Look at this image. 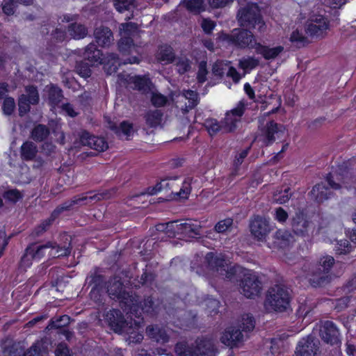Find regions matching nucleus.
I'll list each match as a JSON object with an SVG mask.
<instances>
[{
	"instance_id": "1",
	"label": "nucleus",
	"mask_w": 356,
	"mask_h": 356,
	"mask_svg": "<svg viewBox=\"0 0 356 356\" xmlns=\"http://www.w3.org/2000/svg\"><path fill=\"white\" fill-rule=\"evenodd\" d=\"M245 110V105L239 102L236 107L226 113L225 118L220 122L216 120L210 119L205 122V127L211 136L219 131L222 133L234 132L237 128V123L241 122Z\"/></svg>"
},
{
	"instance_id": "2",
	"label": "nucleus",
	"mask_w": 356,
	"mask_h": 356,
	"mask_svg": "<svg viewBox=\"0 0 356 356\" xmlns=\"http://www.w3.org/2000/svg\"><path fill=\"white\" fill-rule=\"evenodd\" d=\"M204 259L209 270L230 281L236 280L243 271L240 266H230L229 261L221 253L208 252Z\"/></svg>"
},
{
	"instance_id": "3",
	"label": "nucleus",
	"mask_w": 356,
	"mask_h": 356,
	"mask_svg": "<svg viewBox=\"0 0 356 356\" xmlns=\"http://www.w3.org/2000/svg\"><path fill=\"white\" fill-rule=\"evenodd\" d=\"M107 292L111 298L119 301L124 312L129 314L132 310H136L138 296L132 291H126L120 277H114L108 281Z\"/></svg>"
},
{
	"instance_id": "4",
	"label": "nucleus",
	"mask_w": 356,
	"mask_h": 356,
	"mask_svg": "<svg viewBox=\"0 0 356 356\" xmlns=\"http://www.w3.org/2000/svg\"><path fill=\"white\" fill-rule=\"evenodd\" d=\"M237 19L238 24L242 27L251 29L257 25L260 33L266 31V25L263 20L261 10L256 3L248 2L241 6L237 12Z\"/></svg>"
},
{
	"instance_id": "5",
	"label": "nucleus",
	"mask_w": 356,
	"mask_h": 356,
	"mask_svg": "<svg viewBox=\"0 0 356 356\" xmlns=\"http://www.w3.org/2000/svg\"><path fill=\"white\" fill-rule=\"evenodd\" d=\"M218 38L227 41L238 49H254L256 51L259 42L249 29H234L230 34L221 33Z\"/></svg>"
},
{
	"instance_id": "6",
	"label": "nucleus",
	"mask_w": 356,
	"mask_h": 356,
	"mask_svg": "<svg viewBox=\"0 0 356 356\" xmlns=\"http://www.w3.org/2000/svg\"><path fill=\"white\" fill-rule=\"evenodd\" d=\"M334 264V259L332 256L321 257L312 271L309 277L311 285L314 287H323L328 284L332 279L330 270Z\"/></svg>"
},
{
	"instance_id": "7",
	"label": "nucleus",
	"mask_w": 356,
	"mask_h": 356,
	"mask_svg": "<svg viewBox=\"0 0 356 356\" xmlns=\"http://www.w3.org/2000/svg\"><path fill=\"white\" fill-rule=\"evenodd\" d=\"M291 293L284 285L277 284L269 289L266 302L276 312H284L289 306Z\"/></svg>"
},
{
	"instance_id": "8",
	"label": "nucleus",
	"mask_w": 356,
	"mask_h": 356,
	"mask_svg": "<svg viewBox=\"0 0 356 356\" xmlns=\"http://www.w3.org/2000/svg\"><path fill=\"white\" fill-rule=\"evenodd\" d=\"M243 277L240 280L239 289L242 294L248 298H254L262 290V282L259 276L250 270L242 271Z\"/></svg>"
},
{
	"instance_id": "9",
	"label": "nucleus",
	"mask_w": 356,
	"mask_h": 356,
	"mask_svg": "<svg viewBox=\"0 0 356 356\" xmlns=\"http://www.w3.org/2000/svg\"><path fill=\"white\" fill-rule=\"evenodd\" d=\"M319 340L313 335L301 339L296 346V356H317L319 353Z\"/></svg>"
},
{
	"instance_id": "10",
	"label": "nucleus",
	"mask_w": 356,
	"mask_h": 356,
	"mask_svg": "<svg viewBox=\"0 0 356 356\" xmlns=\"http://www.w3.org/2000/svg\"><path fill=\"white\" fill-rule=\"evenodd\" d=\"M320 336L326 343L339 346L341 343L339 330L334 323L326 321L321 326Z\"/></svg>"
},
{
	"instance_id": "11",
	"label": "nucleus",
	"mask_w": 356,
	"mask_h": 356,
	"mask_svg": "<svg viewBox=\"0 0 356 356\" xmlns=\"http://www.w3.org/2000/svg\"><path fill=\"white\" fill-rule=\"evenodd\" d=\"M261 131V136L263 138V142L266 145H269L275 142L276 137L280 138L283 136L285 127L275 122L273 120L268 122L264 127H259Z\"/></svg>"
},
{
	"instance_id": "12",
	"label": "nucleus",
	"mask_w": 356,
	"mask_h": 356,
	"mask_svg": "<svg viewBox=\"0 0 356 356\" xmlns=\"http://www.w3.org/2000/svg\"><path fill=\"white\" fill-rule=\"evenodd\" d=\"M56 243L48 241L43 245L32 243L28 246L24 253V266H30L34 259H40L44 255V250L51 248L56 249Z\"/></svg>"
},
{
	"instance_id": "13",
	"label": "nucleus",
	"mask_w": 356,
	"mask_h": 356,
	"mask_svg": "<svg viewBox=\"0 0 356 356\" xmlns=\"http://www.w3.org/2000/svg\"><path fill=\"white\" fill-rule=\"evenodd\" d=\"M250 232L258 241H264L271 228L269 222L259 216L254 217L250 223Z\"/></svg>"
},
{
	"instance_id": "14",
	"label": "nucleus",
	"mask_w": 356,
	"mask_h": 356,
	"mask_svg": "<svg viewBox=\"0 0 356 356\" xmlns=\"http://www.w3.org/2000/svg\"><path fill=\"white\" fill-rule=\"evenodd\" d=\"M291 227L295 234L305 237L308 236L310 231L313 229L312 224L307 220L302 213H296L291 219Z\"/></svg>"
},
{
	"instance_id": "15",
	"label": "nucleus",
	"mask_w": 356,
	"mask_h": 356,
	"mask_svg": "<svg viewBox=\"0 0 356 356\" xmlns=\"http://www.w3.org/2000/svg\"><path fill=\"white\" fill-rule=\"evenodd\" d=\"M195 343L197 356H216L219 353L217 342L211 338H199Z\"/></svg>"
},
{
	"instance_id": "16",
	"label": "nucleus",
	"mask_w": 356,
	"mask_h": 356,
	"mask_svg": "<svg viewBox=\"0 0 356 356\" xmlns=\"http://www.w3.org/2000/svg\"><path fill=\"white\" fill-rule=\"evenodd\" d=\"M106 319L111 328L117 333H122L128 327V322L119 309H113L107 312Z\"/></svg>"
},
{
	"instance_id": "17",
	"label": "nucleus",
	"mask_w": 356,
	"mask_h": 356,
	"mask_svg": "<svg viewBox=\"0 0 356 356\" xmlns=\"http://www.w3.org/2000/svg\"><path fill=\"white\" fill-rule=\"evenodd\" d=\"M161 307V302L159 299L154 297L153 295H150L145 296L143 301H139L138 300L136 310H132L129 313H136L138 309L140 308L144 313H147L150 316H154L159 313Z\"/></svg>"
},
{
	"instance_id": "18",
	"label": "nucleus",
	"mask_w": 356,
	"mask_h": 356,
	"mask_svg": "<svg viewBox=\"0 0 356 356\" xmlns=\"http://www.w3.org/2000/svg\"><path fill=\"white\" fill-rule=\"evenodd\" d=\"M220 341L231 348L237 347L243 341V334L240 329L230 327L222 334Z\"/></svg>"
},
{
	"instance_id": "19",
	"label": "nucleus",
	"mask_w": 356,
	"mask_h": 356,
	"mask_svg": "<svg viewBox=\"0 0 356 356\" xmlns=\"http://www.w3.org/2000/svg\"><path fill=\"white\" fill-rule=\"evenodd\" d=\"M127 82L131 88L138 90L142 94H147L152 90V82L145 76H129Z\"/></svg>"
},
{
	"instance_id": "20",
	"label": "nucleus",
	"mask_w": 356,
	"mask_h": 356,
	"mask_svg": "<svg viewBox=\"0 0 356 356\" xmlns=\"http://www.w3.org/2000/svg\"><path fill=\"white\" fill-rule=\"evenodd\" d=\"M94 35L97 43L103 47H108L114 40L111 30L103 26L95 29Z\"/></svg>"
},
{
	"instance_id": "21",
	"label": "nucleus",
	"mask_w": 356,
	"mask_h": 356,
	"mask_svg": "<svg viewBox=\"0 0 356 356\" xmlns=\"http://www.w3.org/2000/svg\"><path fill=\"white\" fill-rule=\"evenodd\" d=\"M108 128L113 131L119 138H122L124 137L127 140H128L129 137L134 133L132 124L126 121H123L120 124L108 121Z\"/></svg>"
},
{
	"instance_id": "22",
	"label": "nucleus",
	"mask_w": 356,
	"mask_h": 356,
	"mask_svg": "<svg viewBox=\"0 0 356 356\" xmlns=\"http://www.w3.org/2000/svg\"><path fill=\"white\" fill-rule=\"evenodd\" d=\"M311 198L318 203L327 200L332 195V192L325 183L316 184L309 193Z\"/></svg>"
},
{
	"instance_id": "23",
	"label": "nucleus",
	"mask_w": 356,
	"mask_h": 356,
	"mask_svg": "<svg viewBox=\"0 0 356 356\" xmlns=\"http://www.w3.org/2000/svg\"><path fill=\"white\" fill-rule=\"evenodd\" d=\"M25 92L26 94H24V114L30 111L29 104H38L40 99L39 93L35 86H26Z\"/></svg>"
},
{
	"instance_id": "24",
	"label": "nucleus",
	"mask_w": 356,
	"mask_h": 356,
	"mask_svg": "<svg viewBox=\"0 0 356 356\" xmlns=\"http://www.w3.org/2000/svg\"><path fill=\"white\" fill-rule=\"evenodd\" d=\"M103 54L94 43H90L86 48L83 56L90 65L103 63Z\"/></svg>"
},
{
	"instance_id": "25",
	"label": "nucleus",
	"mask_w": 356,
	"mask_h": 356,
	"mask_svg": "<svg viewBox=\"0 0 356 356\" xmlns=\"http://www.w3.org/2000/svg\"><path fill=\"white\" fill-rule=\"evenodd\" d=\"M86 280L88 281L90 286L92 285L90 293L91 298L99 300V290L102 288L103 284L104 282V276L98 275L96 273H91L87 277Z\"/></svg>"
},
{
	"instance_id": "26",
	"label": "nucleus",
	"mask_w": 356,
	"mask_h": 356,
	"mask_svg": "<svg viewBox=\"0 0 356 356\" xmlns=\"http://www.w3.org/2000/svg\"><path fill=\"white\" fill-rule=\"evenodd\" d=\"M47 92V100L49 105L53 107L58 104L64 99L63 90L54 84H50L46 87Z\"/></svg>"
},
{
	"instance_id": "27",
	"label": "nucleus",
	"mask_w": 356,
	"mask_h": 356,
	"mask_svg": "<svg viewBox=\"0 0 356 356\" xmlns=\"http://www.w3.org/2000/svg\"><path fill=\"white\" fill-rule=\"evenodd\" d=\"M201 226L197 224L184 222L176 225L175 233H181L188 237H195L200 235Z\"/></svg>"
},
{
	"instance_id": "28",
	"label": "nucleus",
	"mask_w": 356,
	"mask_h": 356,
	"mask_svg": "<svg viewBox=\"0 0 356 356\" xmlns=\"http://www.w3.org/2000/svg\"><path fill=\"white\" fill-rule=\"evenodd\" d=\"M275 244L280 248H285L294 241L293 235L286 229H278L274 234Z\"/></svg>"
},
{
	"instance_id": "29",
	"label": "nucleus",
	"mask_w": 356,
	"mask_h": 356,
	"mask_svg": "<svg viewBox=\"0 0 356 356\" xmlns=\"http://www.w3.org/2000/svg\"><path fill=\"white\" fill-rule=\"evenodd\" d=\"M146 331L148 336L158 343H165L169 341L165 330L158 325L148 326Z\"/></svg>"
},
{
	"instance_id": "30",
	"label": "nucleus",
	"mask_w": 356,
	"mask_h": 356,
	"mask_svg": "<svg viewBox=\"0 0 356 356\" xmlns=\"http://www.w3.org/2000/svg\"><path fill=\"white\" fill-rule=\"evenodd\" d=\"M329 24L316 25V24L307 23L305 31L312 38H322L327 34Z\"/></svg>"
},
{
	"instance_id": "31",
	"label": "nucleus",
	"mask_w": 356,
	"mask_h": 356,
	"mask_svg": "<svg viewBox=\"0 0 356 356\" xmlns=\"http://www.w3.org/2000/svg\"><path fill=\"white\" fill-rule=\"evenodd\" d=\"M283 51L284 47L282 46L270 48L259 43L255 51L257 54L262 55L266 60H270L275 58Z\"/></svg>"
},
{
	"instance_id": "32",
	"label": "nucleus",
	"mask_w": 356,
	"mask_h": 356,
	"mask_svg": "<svg viewBox=\"0 0 356 356\" xmlns=\"http://www.w3.org/2000/svg\"><path fill=\"white\" fill-rule=\"evenodd\" d=\"M103 63H105V69L108 74L116 72L118 66L120 65L118 55L115 53H108L105 58H103Z\"/></svg>"
},
{
	"instance_id": "33",
	"label": "nucleus",
	"mask_w": 356,
	"mask_h": 356,
	"mask_svg": "<svg viewBox=\"0 0 356 356\" xmlns=\"http://www.w3.org/2000/svg\"><path fill=\"white\" fill-rule=\"evenodd\" d=\"M183 97L188 100L185 106L181 108L183 113H187L190 109L194 108L199 103V95L197 92L188 90L183 92Z\"/></svg>"
},
{
	"instance_id": "34",
	"label": "nucleus",
	"mask_w": 356,
	"mask_h": 356,
	"mask_svg": "<svg viewBox=\"0 0 356 356\" xmlns=\"http://www.w3.org/2000/svg\"><path fill=\"white\" fill-rule=\"evenodd\" d=\"M175 351L177 356H197L195 345H189L186 342L177 343Z\"/></svg>"
},
{
	"instance_id": "35",
	"label": "nucleus",
	"mask_w": 356,
	"mask_h": 356,
	"mask_svg": "<svg viewBox=\"0 0 356 356\" xmlns=\"http://www.w3.org/2000/svg\"><path fill=\"white\" fill-rule=\"evenodd\" d=\"M67 31L74 39L77 40L83 38L88 34L87 28L84 25L76 22L70 24L68 26Z\"/></svg>"
},
{
	"instance_id": "36",
	"label": "nucleus",
	"mask_w": 356,
	"mask_h": 356,
	"mask_svg": "<svg viewBox=\"0 0 356 356\" xmlns=\"http://www.w3.org/2000/svg\"><path fill=\"white\" fill-rule=\"evenodd\" d=\"M163 113L159 110L149 111L144 116L146 124L149 127H156L162 120Z\"/></svg>"
},
{
	"instance_id": "37",
	"label": "nucleus",
	"mask_w": 356,
	"mask_h": 356,
	"mask_svg": "<svg viewBox=\"0 0 356 356\" xmlns=\"http://www.w3.org/2000/svg\"><path fill=\"white\" fill-rule=\"evenodd\" d=\"M49 135V129L42 124H39L34 127L31 131V138L36 142H42Z\"/></svg>"
},
{
	"instance_id": "38",
	"label": "nucleus",
	"mask_w": 356,
	"mask_h": 356,
	"mask_svg": "<svg viewBox=\"0 0 356 356\" xmlns=\"http://www.w3.org/2000/svg\"><path fill=\"white\" fill-rule=\"evenodd\" d=\"M70 322V317L67 315H63L59 317H54L49 321L47 329H59L63 330L67 327Z\"/></svg>"
},
{
	"instance_id": "39",
	"label": "nucleus",
	"mask_w": 356,
	"mask_h": 356,
	"mask_svg": "<svg viewBox=\"0 0 356 356\" xmlns=\"http://www.w3.org/2000/svg\"><path fill=\"white\" fill-rule=\"evenodd\" d=\"M158 59L163 64H168L175 60V55L171 47L163 46L160 49Z\"/></svg>"
},
{
	"instance_id": "40",
	"label": "nucleus",
	"mask_w": 356,
	"mask_h": 356,
	"mask_svg": "<svg viewBox=\"0 0 356 356\" xmlns=\"http://www.w3.org/2000/svg\"><path fill=\"white\" fill-rule=\"evenodd\" d=\"M119 51L122 54H130L136 50V47L131 37H122L118 42Z\"/></svg>"
},
{
	"instance_id": "41",
	"label": "nucleus",
	"mask_w": 356,
	"mask_h": 356,
	"mask_svg": "<svg viewBox=\"0 0 356 356\" xmlns=\"http://www.w3.org/2000/svg\"><path fill=\"white\" fill-rule=\"evenodd\" d=\"M290 188L286 187L283 191L277 190L273 194V201L277 204H282L289 200L291 196Z\"/></svg>"
},
{
	"instance_id": "42",
	"label": "nucleus",
	"mask_w": 356,
	"mask_h": 356,
	"mask_svg": "<svg viewBox=\"0 0 356 356\" xmlns=\"http://www.w3.org/2000/svg\"><path fill=\"white\" fill-rule=\"evenodd\" d=\"M191 188L190 184L186 181L183 183L182 187L179 191H172L169 198L170 200H178L179 198L186 199L188 195L190 194Z\"/></svg>"
},
{
	"instance_id": "43",
	"label": "nucleus",
	"mask_w": 356,
	"mask_h": 356,
	"mask_svg": "<svg viewBox=\"0 0 356 356\" xmlns=\"http://www.w3.org/2000/svg\"><path fill=\"white\" fill-rule=\"evenodd\" d=\"M255 326V321L251 315L249 314H243L241 317V322L239 325L240 328L242 329V331L248 332L254 328Z\"/></svg>"
},
{
	"instance_id": "44",
	"label": "nucleus",
	"mask_w": 356,
	"mask_h": 356,
	"mask_svg": "<svg viewBox=\"0 0 356 356\" xmlns=\"http://www.w3.org/2000/svg\"><path fill=\"white\" fill-rule=\"evenodd\" d=\"M184 3L189 11L200 13L204 10V0H184Z\"/></svg>"
},
{
	"instance_id": "45",
	"label": "nucleus",
	"mask_w": 356,
	"mask_h": 356,
	"mask_svg": "<svg viewBox=\"0 0 356 356\" xmlns=\"http://www.w3.org/2000/svg\"><path fill=\"white\" fill-rule=\"evenodd\" d=\"M38 152L37 146L33 142L24 143V159H33Z\"/></svg>"
},
{
	"instance_id": "46",
	"label": "nucleus",
	"mask_w": 356,
	"mask_h": 356,
	"mask_svg": "<svg viewBox=\"0 0 356 356\" xmlns=\"http://www.w3.org/2000/svg\"><path fill=\"white\" fill-rule=\"evenodd\" d=\"M92 65H90V63L88 61L86 62V60H81L80 62H77L76 65V70L77 73L84 78L90 77L91 75V70L90 66Z\"/></svg>"
},
{
	"instance_id": "47",
	"label": "nucleus",
	"mask_w": 356,
	"mask_h": 356,
	"mask_svg": "<svg viewBox=\"0 0 356 356\" xmlns=\"http://www.w3.org/2000/svg\"><path fill=\"white\" fill-rule=\"evenodd\" d=\"M177 222L171 221L167 223H161L156 226V229L159 232H162L168 234L169 237H173L175 235L176 225Z\"/></svg>"
},
{
	"instance_id": "48",
	"label": "nucleus",
	"mask_w": 356,
	"mask_h": 356,
	"mask_svg": "<svg viewBox=\"0 0 356 356\" xmlns=\"http://www.w3.org/2000/svg\"><path fill=\"white\" fill-rule=\"evenodd\" d=\"M290 40L298 48L305 47L309 42L307 38L298 31H293L290 37Z\"/></svg>"
},
{
	"instance_id": "49",
	"label": "nucleus",
	"mask_w": 356,
	"mask_h": 356,
	"mask_svg": "<svg viewBox=\"0 0 356 356\" xmlns=\"http://www.w3.org/2000/svg\"><path fill=\"white\" fill-rule=\"evenodd\" d=\"M259 61L254 57L243 58L239 60L238 66L240 68L247 70H252L258 66Z\"/></svg>"
},
{
	"instance_id": "50",
	"label": "nucleus",
	"mask_w": 356,
	"mask_h": 356,
	"mask_svg": "<svg viewBox=\"0 0 356 356\" xmlns=\"http://www.w3.org/2000/svg\"><path fill=\"white\" fill-rule=\"evenodd\" d=\"M2 196L6 201L15 204L22 197V194L19 191L11 188L4 191Z\"/></svg>"
},
{
	"instance_id": "51",
	"label": "nucleus",
	"mask_w": 356,
	"mask_h": 356,
	"mask_svg": "<svg viewBox=\"0 0 356 356\" xmlns=\"http://www.w3.org/2000/svg\"><path fill=\"white\" fill-rule=\"evenodd\" d=\"M134 0H113L115 8L119 13H123L129 10L134 7Z\"/></svg>"
},
{
	"instance_id": "52",
	"label": "nucleus",
	"mask_w": 356,
	"mask_h": 356,
	"mask_svg": "<svg viewBox=\"0 0 356 356\" xmlns=\"http://www.w3.org/2000/svg\"><path fill=\"white\" fill-rule=\"evenodd\" d=\"M228 65L222 60H218L212 66V74L218 77H222L227 72Z\"/></svg>"
},
{
	"instance_id": "53",
	"label": "nucleus",
	"mask_w": 356,
	"mask_h": 356,
	"mask_svg": "<svg viewBox=\"0 0 356 356\" xmlns=\"http://www.w3.org/2000/svg\"><path fill=\"white\" fill-rule=\"evenodd\" d=\"M120 29L122 37H130L133 33L136 32L138 26L133 22L124 23L120 25Z\"/></svg>"
},
{
	"instance_id": "54",
	"label": "nucleus",
	"mask_w": 356,
	"mask_h": 356,
	"mask_svg": "<svg viewBox=\"0 0 356 356\" xmlns=\"http://www.w3.org/2000/svg\"><path fill=\"white\" fill-rule=\"evenodd\" d=\"M91 140L93 141L92 147L91 149L101 152L106 150L108 148V143L104 138L95 136Z\"/></svg>"
},
{
	"instance_id": "55",
	"label": "nucleus",
	"mask_w": 356,
	"mask_h": 356,
	"mask_svg": "<svg viewBox=\"0 0 356 356\" xmlns=\"http://www.w3.org/2000/svg\"><path fill=\"white\" fill-rule=\"evenodd\" d=\"M95 137V136L91 135L88 131L86 130H82L79 133V138L81 145L83 146H88L90 148H92L93 142L90 139Z\"/></svg>"
},
{
	"instance_id": "56",
	"label": "nucleus",
	"mask_w": 356,
	"mask_h": 356,
	"mask_svg": "<svg viewBox=\"0 0 356 356\" xmlns=\"http://www.w3.org/2000/svg\"><path fill=\"white\" fill-rule=\"evenodd\" d=\"M176 60L177 70L180 74H184L191 68L190 61L187 58H179Z\"/></svg>"
},
{
	"instance_id": "57",
	"label": "nucleus",
	"mask_w": 356,
	"mask_h": 356,
	"mask_svg": "<svg viewBox=\"0 0 356 356\" xmlns=\"http://www.w3.org/2000/svg\"><path fill=\"white\" fill-rule=\"evenodd\" d=\"M233 220L232 218H226L219 221L215 226L214 229L218 233H225L232 227Z\"/></svg>"
},
{
	"instance_id": "58",
	"label": "nucleus",
	"mask_w": 356,
	"mask_h": 356,
	"mask_svg": "<svg viewBox=\"0 0 356 356\" xmlns=\"http://www.w3.org/2000/svg\"><path fill=\"white\" fill-rule=\"evenodd\" d=\"M15 108V103L13 98L8 97L3 101L2 109L3 113L7 115H10L13 112Z\"/></svg>"
},
{
	"instance_id": "59",
	"label": "nucleus",
	"mask_w": 356,
	"mask_h": 356,
	"mask_svg": "<svg viewBox=\"0 0 356 356\" xmlns=\"http://www.w3.org/2000/svg\"><path fill=\"white\" fill-rule=\"evenodd\" d=\"M151 102L154 106L160 107L166 104L167 97L160 93L152 94Z\"/></svg>"
},
{
	"instance_id": "60",
	"label": "nucleus",
	"mask_w": 356,
	"mask_h": 356,
	"mask_svg": "<svg viewBox=\"0 0 356 356\" xmlns=\"http://www.w3.org/2000/svg\"><path fill=\"white\" fill-rule=\"evenodd\" d=\"M17 7V1L15 0H10L3 3V12L7 15H13Z\"/></svg>"
},
{
	"instance_id": "61",
	"label": "nucleus",
	"mask_w": 356,
	"mask_h": 356,
	"mask_svg": "<svg viewBox=\"0 0 356 356\" xmlns=\"http://www.w3.org/2000/svg\"><path fill=\"white\" fill-rule=\"evenodd\" d=\"M208 73L207 69V62L201 61L198 66V72H197V80L200 83H204L207 79V74Z\"/></svg>"
},
{
	"instance_id": "62",
	"label": "nucleus",
	"mask_w": 356,
	"mask_h": 356,
	"mask_svg": "<svg viewBox=\"0 0 356 356\" xmlns=\"http://www.w3.org/2000/svg\"><path fill=\"white\" fill-rule=\"evenodd\" d=\"M155 275L151 272H147V270H145L143 273L140 276V279L138 281L140 284L142 285H147L149 286L152 284L153 281L154 280Z\"/></svg>"
},
{
	"instance_id": "63",
	"label": "nucleus",
	"mask_w": 356,
	"mask_h": 356,
	"mask_svg": "<svg viewBox=\"0 0 356 356\" xmlns=\"http://www.w3.org/2000/svg\"><path fill=\"white\" fill-rule=\"evenodd\" d=\"M183 321L188 326L195 325L197 321V313L193 311L184 312Z\"/></svg>"
},
{
	"instance_id": "64",
	"label": "nucleus",
	"mask_w": 356,
	"mask_h": 356,
	"mask_svg": "<svg viewBox=\"0 0 356 356\" xmlns=\"http://www.w3.org/2000/svg\"><path fill=\"white\" fill-rule=\"evenodd\" d=\"M73 207L72 202L71 200H67L63 204H60L56 207V209L52 213V216L54 218L58 216L60 213L65 211L70 210Z\"/></svg>"
}]
</instances>
